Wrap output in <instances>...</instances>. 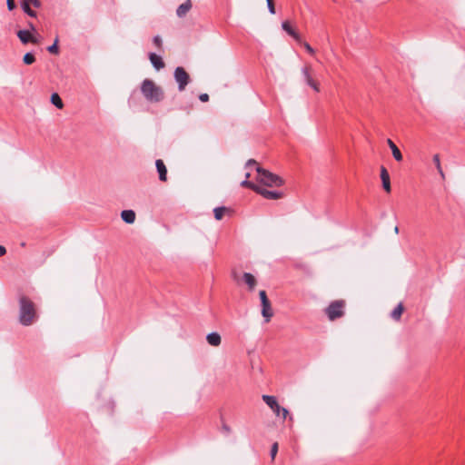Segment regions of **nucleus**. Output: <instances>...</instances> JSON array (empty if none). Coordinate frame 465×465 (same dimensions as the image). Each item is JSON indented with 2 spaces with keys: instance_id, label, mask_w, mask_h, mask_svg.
<instances>
[{
  "instance_id": "nucleus-1",
  "label": "nucleus",
  "mask_w": 465,
  "mask_h": 465,
  "mask_svg": "<svg viewBox=\"0 0 465 465\" xmlns=\"http://www.w3.org/2000/svg\"><path fill=\"white\" fill-rule=\"evenodd\" d=\"M141 92L144 98L151 103H159L163 97V90L161 86L156 85L151 79H144L141 84Z\"/></svg>"
},
{
  "instance_id": "nucleus-2",
  "label": "nucleus",
  "mask_w": 465,
  "mask_h": 465,
  "mask_svg": "<svg viewBox=\"0 0 465 465\" xmlns=\"http://www.w3.org/2000/svg\"><path fill=\"white\" fill-rule=\"evenodd\" d=\"M19 303V322L24 326H29L36 317L35 305L29 299L24 296L20 298Z\"/></svg>"
},
{
  "instance_id": "nucleus-3",
  "label": "nucleus",
  "mask_w": 465,
  "mask_h": 465,
  "mask_svg": "<svg viewBox=\"0 0 465 465\" xmlns=\"http://www.w3.org/2000/svg\"><path fill=\"white\" fill-rule=\"evenodd\" d=\"M257 180L259 183L269 187H279L283 184V180L279 175L271 173L260 166H256Z\"/></svg>"
},
{
  "instance_id": "nucleus-4",
  "label": "nucleus",
  "mask_w": 465,
  "mask_h": 465,
  "mask_svg": "<svg viewBox=\"0 0 465 465\" xmlns=\"http://www.w3.org/2000/svg\"><path fill=\"white\" fill-rule=\"evenodd\" d=\"M262 398L276 416H280L282 414V418L286 419L289 414V411L286 408L281 407L274 396L262 395Z\"/></svg>"
},
{
  "instance_id": "nucleus-5",
  "label": "nucleus",
  "mask_w": 465,
  "mask_h": 465,
  "mask_svg": "<svg viewBox=\"0 0 465 465\" xmlns=\"http://www.w3.org/2000/svg\"><path fill=\"white\" fill-rule=\"evenodd\" d=\"M173 77L180 92H183L191 81L189 74L182 66L175 68Z\"/></svg>"
},
{
  "instance_id": "nucleus-6",
  "label": "nucleus",
  "mask_w": 465,
  "mask_h": 465,
  "mask_svg": "<svg viewBox=\"0 0 465 465\" xmlns=\"http://www.w3.org/2000/svg\"><path fill=\"white\" fill-rule=\"evenodd\" d=\"M344 302L342 301L332 302L325 310L328 318L333 321L343 315Z\"/></svg>"
},
{
  "instance_id": "nucleus-7",
  "label": "nucleus",
  "mask_w": 465,
  "mask_h": 465,
  "mask_svg": "<svg viewBox=\"0 0 465 465\" xmlns=\"http://www.w3.org/2000/svg\"><path fill=\"white\" fill-rule=\"evenodd\" d=\"M259 296H260L261 303H262V315L264 318L265 322H269L273 315L271 302H270L269 299L267 298V294H266L265 291H263V290L260 291Z\"/></svg>"
},
{
  "instance_id": "nucleus-8",
  "label": "nucleus",
  "mask_w": 465,
  "mask_h": 465,
  "mask_svg": "<svg viewBox=\"0 0 465 465\" xmlns=\"http://www.w3.org/2000/svg\"><path fill=\"white\" fill-rule=\"evenodd\" d=\"M256 193L261 194L264 198L270 199V200L279 199V198H282V193L281 192L270 191V190H267V189L262 188L261 186L258 187Z\"/></svg>"
},
{
  "instance_id": "nucleus-9",
  "label": "nucleus",
  "mask_w": 465,
  "mask_h": 465,
  "mask_svg": "<svg viewBox=\"0 0 465 465\" xmlns=\"http://www.w3.org/2000/svg\"><path fill=\"white\" fill-rule=\"evenodd\" d=\"M381 179L382 182V187L387 192L390 193L391 190V182H390V174L387 169L384 166L381 167Z\"/></svg>"
},
{
  "instance_id": "nucleus-10",
  "label": "nucleus",
  "mask_w": 465,
  "mask_h": 465,
  "mask_svg": "<svg viewBox=\"0 0 465 465\" xmlns=\"http://www.w3.org/2000/svg\"><path fill=\"white\" fill-rule=\"evenodd\" d=\"M155 166H156L157 172L159 173L160 181L165 182L167 180V169H166V166H165L164 163L163 162V160H161V159L156 160Z\"/></svg>"
},
{
  "instance_id": "nucleus-11",
  "label": "nucleus",
  "mask_w": 465,
  "mask_h": 465,
  "mask_svg": "<svg viewBox=\"0 0 465 465\" xmlns=\"http://www.w3.org/2000/svg\"><path fill=\"white\" fill-rule=\"evenodd\" d=\"M149 59L153 66L158 71L163 69L165 65L162 57L154 53L149 54Z\"/></svg>"
},
{
  "instance_id": "nucleus-12",
  "label": "nucleus",
  "mask_w": 465,
  "mask_h": 465,
  "mask_svg": "<svg viewBox=\"0 0 465 465\" xmlns=\"http://www.w3.org/2000/svg\"><path fill=\"white\" fill-rule=\"evenodd\" d=\"M206 341L211 346L218 347L222 342V338L218 332L213 331L207 334Z\"/></svg>"
},
{
  "instance_id": "nucleus-13",
  "label": "nucleus",
  "mask_w": 465,
  "mask_h": 465,
  "mask_svg": "<svg viewBox=\"0 0 465 465\" xmlns=\"http://www.w3.org/2000/svg\"><path fill=\"white\" fill-rule=\"evenodd\" d=\"M282 27L289 35L293 37L297 42H301L300 35L290 25L288 21L282 22Z\"/></svg>"
},
{
  "instance_id": "nucleus-14",
  "label": "nucleus",
  "mask_w": 465,
  "mask_h": 465,
  "mask_svg": "<svg viewBox=\"0 0 465 465\" xmlns=\"http://www.w3.org/2000/svg\"><path fill=\"white\" fill-rule=\"evenodd\" d=\"M192 8L191 0H186L183 4L180 5L176 10V15L178 17H183Z\"/></svg>"
},
{
  "instance_id": "nucleus-15",
  "label": "nucleus",
  "mask_w": 465,
  "mask_h": 465,
  "mask_svg": "<svg viewBox=\"0 0 465 465\" xmlns=\"http://www.w3.org/2000/svg\"><path fill=\"white\" fill-rule=\"evenodd\" d=\"M387 143L389 145V147L391 148V153H392V155L394 157V159L397 161V162H401L402 161V153H401L400 149L397 147V145L392 142V140L391 139H388L387 140Z\"/></svg>"
},
{
  "instance_id": "nucleus-16",
  "label": "nucleus",
  "mask_w": 465,
  "mask_h": 465,
  "mask_svg": "<svg viewBox=\"0 0 465 465\" xmlns=\"http://www.w3.org/2000/svg\"><path fill=\"white\" fill-rule=\"evenodd\" d=\"M121 217L124 222L132 224L135 221V213L133 210H124L121 213Z\"/></svg>"
},
{
  "instance_id": "nucleus-17",
  "label": "nucleus",
  "mask_w": 465,
  "mask_h": 465,
  "mask_svg": "<svg viewBox=\"0 0 465 465\" xmlns=\"http://www.w3.org/2000/svg\"><path fill=\"white\" fill-rule=\"evenodd\" d=\"M244 282L248 285L250 291H252L256 285V280L254 276L250 272H244L242 275Z\"/></svg>"
},
{
  "instance_id": "nucleus-18",
  "label": "nucleus",
  "mask_w": 465,
  "mask_h": 465,
  "mask_svg": "<svg viewBox=\"0 0 465 465\" xmlns=\"http://www.w3.org/2000/svg\"><path fill=\"white\" fill-rule=\"evenodd\" d=\"M17 36L23 44H27L30 42L32 35L28 30H19L17 32Z\"/></svg>"
},
{
  "instance_id": "nucleus-19",
  "label": "nucleus",
  "mask_w": 465,
  "mask_h": 465,
  "mask_svg": "<svg viewBox=\"0 0 465 465\" xmlns=\"http://www.w3.org/2000/svg\"><path fill=\"white\" fill-rule=\"evenodd\" d=\"M403 312V306L401 303H399L394 309L393 311L391 312V317L395 320V321H399L401 316V313Z\"/></svg>"
},
{
  "instance_id": "nucleus-20",
  "label": "nucleus",
  "mask_w": 465,
  "mask_h": 465,
  "mask_svg": "<svg viewBox=\"0 0 465 465\" xmlns=\"http://www.w3.org/2000/svg\"><path fill=\"white\" fill-rule=\"evenodd\" d=\"M51 103L58 109H62L64 107V103L59 94L56 93H54L51 95Z\"/></svg>"
},
{
  "instance_id": "nucleus-21",
  "label": "nucleus",
  "mask_w": 465,
  "mask_h": 465,
  "mask_svg": "<svg viewBox=\"0 0 465 465\" xmlns=\"http://www.w3.org/2000/svg\"><path fill=\"white\" fill-rule=\"evenodd\" d=\"M227 211V208L224 206L216 207L213 209L214 218L218 221L222 220L224 213Z\"/></svg>"
},
{
  "instance_id": "nucleus-22",
  "label": "nucleus",
  "mask_w": 465,
  "mask_h": 465,
  "mask_svg": "<svg viewBox=\"0 0 465 465\" xmlns=\"http://www.w3.org/2000/svg\"><path fill=\"white\" fill-rule=\"evenodd\" d=\"M21 6H22L23 11L25 14H27L29 16H31V17L36 16V13L31 9L29 4L26 1H23V3L21 4Z\"/></svg>"
},
{
  "instance_id": "nucleus-23",
  "label": "nucleus",
  "mask_w": 465,
  "mask_h": 465,
  "mask_svg": "<svg viewBox=\"0 0 465 465\" xmlns=\"http://www.w3.org/2000/svg\"><path fill=\"white\" fill-rule=\"evenodd\" d=\"M302 74L304 77V80L306 82V84L311 86L312 85L313 83H315V81L311 77L310 74H309V69L307 67H303L302 69Z\"/></svg>"
},
{
  "instance_id": "nucleus-24",
  "label": "nucleus",
  "mask_w": 465,
  "mask_h": 465,
  "mask_svg": "<svg viewBox=\"0 0 465 465\" xmlns=\"http://www.w3.org/2000/svg\"><path fill=\"white\" fill-rule=\"evenodd\" d=\"M35 61V57L32 53H26L23 57V62L25 64H32Z\"/></svg>"
},
{
  "instance_id": "nucleus-25",
  "label": "nucleus",
  "mask_w": 465,
  "mask_h": 465,
  "mask_svg": "<svg viewBox=\"0 0 465 465\" xmlns=\"http://www.w3.org/2000/svg\"><path fill=\"white\" fill-rule=\"evenodd\" d=\"M241 185H242V187L250 188V189L253 190L255 193H256V191H257V189H258V187H259V185H257V184H255V183H253L252 182H250V181H248V180H244V181H242V182L241 183Z\"/></svg>"
},
{
  "instance_id": "nucleus-26",
  "label": "nucleus",
  "mask_w": 465,
  "mask_h": 465,
  "mask_svg": "<svg viewBox=\"0 0 465 465\" xmlns=\"http://www.w3.org/2000/svg\"><path fill=\"white\" fill-rule=\"evenodd\" d=\"M57 43H58V39L56 38L54 40V43L52 45L47 47V51L51 54H58L59 50H58Z\"/></svg>"
},
{
  "instance_id": "nucleus-27",
  "label": "nucleus",
  "mask_w": 465,
  "mask_h": 465,
  "mask_svg": "<svg viewBox=\"0 0 465 465\" xmlns=\"http://www.w3.org/2000/svg\"><path fill=\"white\" fill-rule=\"evenodd\" d=\"M266 2H267L268 11L270 12V14L274 15L276 11H275V6H274L272 0H266Z\"/></svg>"
},
{
  "instance_id": "nucleus-28",
  "label": "nucleus",
  "mask_w": 465,
  "mask_h": 465,
  "mask_svg": "<svg viewBox=\"0 0 465 465\" xmlns=\"http://www.w3.org/2000/svg\"><path fill=\"white\" fill-rule=\"evenodd\" d=\"M277 452H278V443L275 442L272 444V446L271 448V451H270V455L272 460L275 458Z\"/></svg>"
},
{
  "instance_id": "nucleus-29",
  "label": "nucleus",
  "mask_w": 465,
  "mask_h": 465,
  "mask_svg": "<svg viewBox=\"0 0 465 465\" xmlns=\"http://www.w3.org/2000/svg\"><path fill=\"white\" fill-rule=\"evenodd\" d=\"M153 42L156 45V47L161 48L163 41L160 35H155L153 39Z\"/></svg>"
},
{
  "instance_id": "nucleus-30",
  "label": "nucleus",
  "mask_w": 465,
  "mask_h": 465,
  "mask_svg": "<svg viewBox=\"0 0 465 465\" xmlns=\"http://www.w3.org/2000/svg\"><path fill=\"white\" fill-rule=\"evenodd\" d=\"M6 5L9 11H12L15 8V0H7Z\"/></svg>"
},
{
  "instance_id": "nucleus-31",
  "label": "nucleus",
  "mask_w": 465,
  "mask_h": 465,
  "mask_svg": "<svg viewBox=\"0 0 465 465\" xmlns=\"http://www.w3.org/2000/svg\"><path fill=\"white\" fill-rule=\"evenodd\" d=\"M433 162H434V163H435V165H436V168H437V169H440V156H439V154H435V155L433 156Z\"/></svg>"
},
{
  "instance_id": "nucleus-32",
  "label": "nucleus",
  "mask_w": 465,
  "mask_h": 465,
  "mask_svg": "<svg viewBox=\"0 0 465 465\" xmlns=\"http://www.w3.org/2000/svg\"><path fill=\"white\" fill-rule=\"evenodd\" d=\"M303 46L305 47L308 53H310L311 54H314V49L308 43H304Z\"/></svg>"
},
{
  "instance_id": "nucleus-33",
  "label": "nucleus",
  "mask_w": 465,
  "mask_h": 465,
  "mask_svg": "<svg viewBox=\"0 0 465 465\" xmlns=\"http://www.w3.org/2000/svg\"><path fill=\"white\" fill-rule=\"evenodd\" d=\"M199 99H200L201 102H203V103L208 102L209 101V95L207 94H201L199 95Z\"/></svg>"
},
{
  "instance_id": "nucleus-34",
  "label": "nucleus",
  "mask_w": 465,
  "mask_h": 465,
  "mask_svg": "<svg viewBox=\"0 0 465 465\" xmlns=\"http://www.w3.org/2000/svg\"><path fill=\"white\" fill-rule=\"evenodd\" d=\"M252 165H257V162H256L255 160H253V159H250V160H248V161L246 162V163H245V167H246V168H249V167H251V166H252Z\"/></svg>"
},
{
  "instance_id": "nucleus-35",
  "label": "nucleus",
  "mask_w": 465,
  "mask_h": 465,
  "mask_svg": "<svg viewBox=\"0 0 465 465\" xmlns=\"http://www.w3.org/2000/svg\"><path fill=\"white\" fill-rule=\"evenodd\" d=\"M30 42L33 43V44H39L40 43V36H35V35H32L31 36V39H30Z\"/></svg>"
},
{
  "instance_id": "nucleus-36",
  "label": "nucleus",
  "mask_w": 465,
  "mask_h": 465,
  "mask_svg": "<svg viewBox=\"0 0 465 465\" xmlns=\"http://www.w3.org/2000/svg\"><path fill=\"white\" fill-rule=\"evenodd\" d=\"M311 87H312L314 91H316V92H319V91H320L319 85H318V84H317L316 82H315V83H313V84H312V85H311Z\"/></svg>"
},
{
  "instance_id": "nucleus-37",
  "label": "nucleus",
  "mask_w": 465,
  "mask_h": 465,
  "mask_svg": "<svg viewBox=\"0 0 465 465\" xmlns=\"http://www.w3.org/2000/svg\"><path fill=\"white\" fill-rule=\"evenodd\" d=\"M6 250L4 246L0 245V257L5 254Z\"/></svg>"
},
{
  "instance_id": "nucleus-38",
  "label": "nucleus",
  "mask_w": 465,
  "mask_h": 465,
  "mask_svg": "<svg viewBox=\"0 0 465 465\" xmlns=\"http://www.w3.org/2000/svg\"><path fill=\"white\" fill-rule=\"evenodd\" d=\"M437 170H438L439 173L440 174V176L444 179L445 175H444L441 166L440 167V169H437Z\"/></svg>"
},
{
  "instance_id": "nucleus-39",
  "label": "nucleus",
  "mask_w": 465,
  "mask_h": 465,
  "mask_svg": "<svg viewBox=\"0 0 465 465\" xmlns=\"http://www.w3.org/2000/svg\"><path fill=\"white\" fill-rule=\"evenodd\" d=\"M28 26H29V28H30L32 31H35V25H33V23H29V24H28Z\"/></svg>"
},
{
  "instance_id": "nucleus-40",
  "label": "nucleus",
  "mask_w": 465,
  "mask_h": 465,
  "mask_svg": "<svg viewBox=\"0 0 465 465\" xmlns=\"http://www.w3.org/2000/svg\"><path fill=\"white\" fill-rule=\"evenodd\" d=\"M223 429H224L226 431H230L229 427H228V426H226V425H223Z\"/></svg>"
},
{
  "instance_id": "nucleus-41",
  "label": "nucleus",
  "mask_w": 465,
  "mask_h": 465,
  "mask_svg": "<svg viewBox=\"0 0 465 465\" xmlns=\"http://www.w3.org/2000/svg\"><path fill=\"white\" fill-rule=\"evenodd\" d=\"M394 232H395V233H398V232H399V227H398V226H395V228H394Z\"/></svg>"
},
{
  "instance_id": "nucleus-42",
  "label": "nucleus",
  "mask_w": 465,
  "mask_h": 465,
  "mask_svg": "<svg viewBox=\"0 0 465 465\" xmlns=\"http://www.w3.org/2000/svg\"><path fill=\"white\" fill-rule=\"evenodd\" d=\"M250 176H251L250 173H246V174H245V178L246 179L245 180H247Z\"/></svg>"
}]
</instances>
